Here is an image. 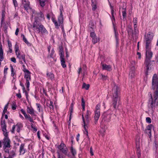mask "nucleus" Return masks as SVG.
Masks as SVG:
<instances>
[{
	"label": "nucleus",
	"instance_id": "nucleus-7",
	"mask_svg": "<svg viewBox=\"0 0 158 158\" xmlns=\"http://www.w3.org/2000/svg\"><path fill=\"white\" fill-rule=\"evenodd\" d=\"M43 25L41 24L40 22H38L37 20L36 19L33 23V29L34 31L38 33H40V31L41 30V28L43 26Z\"/></svg>",
	"mask_w": 158,
	"mask_h": 158
},
{
	"label": "nucleus",
	"instance_id": "nucleus-22",
	"mask_svg": "<svg viewBox=\"0 0 158 158\" xmlns=\"http://www.w3.org/2000/svg\"><path fill=\"white\" fill-rule=\"evenodd\" d=\"M100 116V112H95V116L94 117L95 120V123L96 124L97 123L98 121Z\"/></svg>",
	"mask_w": 158,
	"mask_h": 158
},
{
	"label": "nucleus",
	"instance_id": "nucleus-25",
	"mask_svg": "<svg viewBox=\"0 0 158 158\" xmlns=\"http://www.w3.org/2000/svg\"><path fill=\"white\" fill-rule=\"evenodd\" d=\"M47 77L49 79H50L51 80H53L54 78V75L53 73L50 72H47L46 74Z\"/></svg>",
	"mask_w": 158,
	"mask_h": 158
},
{
	"label": "nucleus",
	"instance_id": "nucleus-56",
	"mask_svg": "<svg viewBox=\"0 0 158 158\" xmlns=\"http://www.w3.org/2000/svg\"><path fill=\"white\" fill-rule=\"evenodd\" d=\"M16 105L15 103H13V105L12 106V108L13 110H15L16 109Z\"/></svg>",
	"mask_w": 158,
	"mask_h": 158
},
{
	"label": "nucleus",
	"instance_id": "nucleus-15",
	"mask_svg": "<svg viewBox=\"0 0 158 158\" xmlns=\"http://www.w3.org/2000/svg\"><path fill=\"white\" fill-rule=\"evenodd\" d=\"M22 4L27 11L30 9V2L28 0H22Z\"/></svg>",
	"mask_w": 158,
	"mask_h": 158
},
{
	"label": "nucleus",
	"instance_id": "nucleus-31",
	"mask_svg": "<svg viewBox=\"0 0 158 158\" xmlns=\"http://www.w3.org/2000/svg\"><path fill=\"white\" fill-rule=\"evenodd\" d=\"M8 104H9V103H8L5 106L4 108V110H3V111H2V116H3V115H4V114H5L6 112L7 109L8 108Z\"/></svg>",
	"mask_w": 158,
	"mask_h": 158
},
{
	"label": "nucleus",
	"instance_id": "nucleus-28",
	"mask_svg": "<svg viewBox=\"0 0 158 158\" xmlns=\"http://www.w3.org/2000/svg\"><path fill=\"white\" fill-rule=\"evenodd\" d=\"M25 66L24 65H23V71L24 73V75H28L31 74V73L27 69L25 68Z\"/></svg>",
	"mask_w": 158,
	"mask_h": 158
},
{
	"label": "nucleus",
	"instance_id": "nucleus-54",
	"mask_svg": "<svg viewBox=\"0 0 158 158\" xmlns=\"http://www.w3.org/2000/svg\"><path fill=\"white\" fill-rule=\"evenodd\" d=\"M13 2L15 7H17L18 6L17 2L16 0H13Z\"/></svg>",
	"mask_w": 158,
	"mask_h": 158
},
{
	"label": "nucleus",
	"instance_id": "nucleus-23",
	"mask_svg": "<svg viewBox=\"0 0 158 158\" xmlns=\"http://www.w3.org/2000/svg\"><path fill=\"white\" fill-rule=\"evenodd\" d=\"M47 0H37V1L40 6L43 7L44 6Z\"/></svg>",
	"mask_w": 158,
	"mask_h": 158
},
{
	"label": "nucleus",
	"instance_id": "nucleus-49",
	"mask_svg": "<svg viewBox=\"0 0 158 158\" xmlns=\"http://www.w3.org/2000/svg\"><path fill=\"white\" fill-rule=\"evenodd\" d=\"M15 126H17V127H19L20 128H22L23 127V124L20 123H18Z\"/></svg>",
	"mask_w": 158,
	"mask_h": 158
},
{
	"label": "nucleus",
	"instance_id": "nucleus-32",
	"mask_svg": "<svg viewBox=\"0 0 158 158\" xmlns=\"http://www.w3.org/2000/svg\"><path fill=\"white\" fill-rule=\"evenodd\" d=\"M16 153L15 152L14 150H12L10 152L9 155L8 156H10L11 157H13L15 156H16Z\"/></svg>",
	"mask_w": 158,
	"mask_h": 158
},
{
	"label": "nucleus",
	"instance_id": "nucleus-6",
	"mask_svg": "<svg viewBox=\"0 0 158 158\" xmlns=\"http://www.w3.org/2000/svg\"><path fill=\"white\" fill-rule=\"evenodd\" d=\"M153 34L152 33L149 32L148 34V35L150 36H148L146 39V50H150L151 48V42L152 39L153 38Z\"/></svg>",
	"mask_w": 158,
	"mask_h": 158
},
{
	"label": "nucleus",
	"instance_id": "nucleus-10",
	"mask_svg": "<svg viewBox=\"0 0 158 158\" xmlns=\"http://www.w3.org/2000/svg\"><path fill=\"white\" fill-rule=\"evenodd\" d=\"M60 151L65 155H67L68 153V150L66 145L62 141L60 144L57 147Z\"/></svg>",
	"mask_w": 158,
	"mask_h": 158
},
{
	"label": "nucleus",
	"instance_id": "nucleus-57",
	"mask_svg": "<svg viewBox=\"0 0 158 158\" xmlns=\"http://www.w3.org/2000/svg\"><path fill=\"white\" fill-rule=\"evenodd\" d=\"M20 85L22 87V89L23 91H25V88L24 86V85L20 81Z\"/></svg>",
	"mask_w": 158,
	"mask_h": 158
},
{
	"label": "nucleus",
	"instance_id": "nucleus-48",
	"mask_svg": "<svg viewBox=\"0 0 158 158\" xmlns=\"http://www.w3.org/2000/svg\"><path fill=\"white\" fill-rule=\"evenodd\" d=\"M92 10H95L97 8V5L93 2H92Z\"/></svg>",
	"mask_w": 158,
	"mask_h": 158
},
{
	"label": "nucleus",
	"instance_id": "nucleus-41",
	"mask_svg": "<svg viewBox=\"0 0 158 158\" xmlns=\"http://www.w3.org/2000/svg\"><path fill=\"white\" fill-rule=\"evenodd\" d=\"M99 40V39H98V37L96 36L92 38V42L94 44H95L97 43Z\"/></svg>",
	"mask_w": 158,
	"mask_h": 158
},
{
	"label": "nucleus",
	"instance_id": "nucleus-61",
	"mask_svg": "<svg viewBox=\"0 0 158 158\" xmlns=\"http://www.w3.org/2000/svg\"><path fill=\"white\" fill-rule=\"evenodd\" d=\"M28 119L31 122V123H34V121L33 120V119L31 118V117L30 116V115H29V117H28Z\"/></svg>",
	"mask_w": 158,
	"mask_h": 158
},
{
	"label": "nucleus",
	"instance_id": "nucleus-58",
	"mask_svg": "<svg viewBox=\"0 0 158 158\" xmlns=\"http://www.w3.org/2000/svg\"><path fill=\"white\" fill-rule=\"evenodd\" d=\"M8 48H12V44L11 42L9 41H8Z\"/></svg>",
	"mask_w": 158,
	"mask_h": 158
},
{
	"label": "nucleus",
	"instance_id": "nucleus-14",
	"mask_svg": "<svg viewBox=\"0 0 158 158\" xmlns=\"http://www.w3.org/2000/svg\"><path fill=\"white\" fill-rule=\"evenodd\" d=\"M136 144L137 149V153L138 158H140L141 156L140 151L139 149L140 142L139 139H136Z\"/></svg>",
	"mask_w": 158,
	"mask_h": 158
},
{
	"label": "nucleus",
	"instance_id": "nucleus-29",
	"mask_svg": "<svg viewBox=\"0 0 158 158\" xmlns=\"http://www.w3.org/2000/svg\"><path fill=\"white\" fill-rule=\"evenodd\" d=\"M2 129L3 132V134L5 136L4 138H9L8 132L7 131L6 128H4V129L2 128Z\"/></svg>",
	"mask_w": 158,
	"mask_h": 158
},
{
	"label": "nucleus",
	"instance_id": "nucleus-18",
	"mask_svg": "<svg viewBox=\"0 0 158 158\" xmlns=\"http://www.w3.org/2000/svg\"><path fill=\"white\" fill-rule=\"evenodd\" d=\"M146 58L147 59H150L152 58L153 55L152 52L150 50H146Z\"/></svg>",
	"mask_w": 158,
	"mask_h": 158
},
{
	"label": "nucleus",
	"instance_id": "nucleus-4",
	"mask_svg": "<svg viewBox=\"0 0 158 158\" xmlns=\"http://www.w3.org/2000/svg\"><path fill=\"white\" fill-rule=\"evenodd\" d=\"M32 17L33 18L35 19V21L37 19L38 22L43 20L44 19V15L43 13L40 12L37 13L35 10L32 11Z\"/></svg>",
	"mask_w": 158,
	"mask_h": 158
},
{
	"label": "nucleus",
	"instance_id": "nucleus-27",
	"mask_svg": "<svg viewBox=\"0 0 158 158\" xmlns=\"http://www.w3.org/2000/svg\"><path fill=\"white\" fill-rule=\"evenodd\" d=\"M3 59V51L2 44L0 45V59Z\"/></svg>",
	"mask_w": 158,
	"mask_h": 158
},
{
	"label": "nucleus",
	"instance_id": "nucleus-17",
	"mask_svg": "<svg viewBox=\"0 0 158 158\" xmlns=\"http://www.w3.org/2000/svg\"><path fill=\"white\" fill-rule=\"evenodd\" d=\"M25 144L24 143H22L20 147L19 152L20 155H23L26 152V149L24 148Z\"/></svg>",
	"mask_w": 158,
	"mask_h": 158
},
{
	"label": "nucleus",
	"instance_id": "nucleus-35",
	"mask_svg": "<svg viewBox=\"0 0 158 158\" xmlns=\"http://www.w3.org/2000/svg\"><path fill=\"white\" fill-rule=\"evenodd\" d=\"M137 18H134L133 19V23L134 24V27L135 29L137 27Z\"/></svg>",
	"mask_w": 158,
	"mask_h": 158
},
{
	"label": "nucleus",
	"instance_id": "nucleus-45",
	"mask_svg": "<svg viewBox=\"0 0 158 158\" xmlns=\"http://www.w3.org/2000/svg\"><path fill=\"white\" fill-rule=\"evenodd\" d=\"M10 67L11 71V75L13 77L14 76L15 74V73L14 71V69L13 68V67L11 64H10Z\"/></svg>",
	"mask_w": 158,
	"mask_h": 158
},
{
	"label": "nucleus",
	"instance_id": "nucleus-1",
	"mask_svg": "<svg viewBox=\"0 0 158 158\" xmlns=\"http://www.w3.org/2000/svg\"><path fill=\"white\" fill-rule=\"evenodd\" d=\"M152 88L154 90L153 96L151 92L148 94L149 98L148 107L151 108L153 112L158 106V76L155 74L152 77Z\"/></svg>",
	"mask_w": 158,
	"mask_h": 158
},
{
	"label": "nucleus",
	"instance_id": "nucleus-9",
	"mask_svg": "<svg viewBox=\"0 0 158 158\" xmlns=\"http://www.w3.org/2000/svg\"><path fill=\"white\" fill-rule=\"evenodd\" d=\"M14 49L15 51V53L17 56V57L19 59H25V56L23 54L21 55L19 49V46L17 44V43H16L15 47Z\"/></svg>",
	"mask_w": 158,
	"mask_h": 158
},
{
	"label": "nucleus",
	"instance_id": "nucleus-39",
	"mask_svg": "<svg viewBox=\"0 0 158 158\" xmlns=\"http://www.w3.org/2000/svg\"><path fill=\"white\" fill-rule=\"evenodd\" d=\"M122 15L123 18L126 16V10L125 8H123L122 9Z\"/></svg>",
	"mask_w": 158,
	"mask_h": 158
},
{
	"label": "nucleus",
	"instance_id": "nucleus-47",
	"mask_svg": "<svg viewBox=\"0 0 158 158\" xmlns=\"http://www.w3.org/2000/svg\"><path fill=\"white\" fill-rule=\"evenodd\" d=\"M100 105L99 104H97L96 106L95 112H100Z\"/></svg>",
	"mask_w": 158,
	"mask_h": 158
},
{
	"label": "nucleus",
	"instance_id": "nucleus-38",
	"mask_svg": "<svg viewBox=\"0 0 158 158\" xmlns=\"http://www.w3.org/2000/svg\"><path fill=\"white\" fill-rule=\"evenodd\" d=\"M95 26V23H93L92 21H90L89 22V27H90L91 28L93 29L94 27Z\"/></svg>",
	"mask_w": 158,
	"mask_h": 158
},
{
	"label": "nucleus",
	"instance_id": "nucleus-55",
	"mask_svg": "<svg viewBox=\"0 0 158 158\" xmlns=\"http://www.w3.org/2000/svg\"><path fill=\"white\" fill-rule=\"evenodd\" d=\"M146 133H148V135L149 136H151V130H146Z\"/></svg>",
	"mask_w": 158,
	"mask_h": 158
},
{
	"label": "nucleus",
	"instance_id": "nucleus-44",
	"mask_svg": "<svg viewBox=\"0 0 158 158\" xmlns=\"http://www.w3.org/2000/svg\"><path fill=\"white\" fill-rule=\"evenodd\" d=\"M91 112L89 110H87L86 114V120H88L89 119V116L91 114Z\"/></svg>",
	"mask_w": 158,
	"mask_h": 158
},
{
	"label": "nucleus",
	"instance_id": "nucleus-34",
	"mask_svg": "<svg viewBox=\"0 0 158 158\" xmlns=\"http://www.w3.org/2000/svg\"><path fill=\"white\" fill-rule=\"evenodd\" d=\"M73 104L72 103H71L70 105V116H72V113L73 112Z\"/></svg>",
	"mask_w": 158,
	"mask_h": 158
},
{
	"label": "nucleus",
	"instance_id": "nucleus-59",
	"mask_svg": "<svg viewBox=\"0 0 158 158\" xmlns=\"http://www.w3.org/2000/svg\"><path fill=\"white\" fill-rule=\"evenodd\" d=\"M107 78L108 77L107 76L102 75V78L103 80H106Z\"/></svg>",
	"mask_w": 158,
	"mask_h": 158
},
{
	"label": "nucleus",
	"instance_id": "nucleus-21",
	"mask_svg": "<svg viewBox=\"0 0 158 158\" xmlns=\"http://www.w3.org/2000/svg\"><path fill=\"white\" fill-rule=\"evenodd\" d=\"M1 125L2 128H6V124L5 121L3 119V116H2L1 121Z\"/></svg>",
	"mask_w": 158,
	"mask_h": 158
},
{
	"label": "nucleus",
	"instance_id": "nucleus-5",
	"mask_svg": "<svg viewBox=\"0 0 158 158\" xmlns=\"http://www.w3.org/2000/svg\"><path fill=\"white\" fill-rule=\"evenodd\" d=\"M63 15L62 14L61 11L60 12V16L58 17V22H57L55 19V18H52V20L53 22L54 23L55 27L56 28H58L60 25L62 24L63 23Z\"/></svg>",
	"mask_w": 158,
	"mask_h": 158
},
{
	"label": "nucleus",
	"instance_id": "nucleus-63",
	"mask_svg": "<svg viewBox=\"0 0 158 158\" xmlns=\"http://www.w3.org/2000/svg\"><path fill=\"white\" fill-rule=\"evenodd\" d=\"M8 50L7 52L8 53H11L12 52V48H8Z\"/></svg>",
	"mask_w": 158,
	"mask_h": 158
},
{
	"label": "nucleus",
	"instance_id": "nucleus-50",
	"mask_svg": "<svg viewBox=\"0 0 158 158\" xmlns=\"http://www.w3.org/2000/svg\"><path fill=\"white\" fill-rule=\"evenodd\" d=\"M8 69V68L7 67H6V66L5 67L4 70V77H5L6 76V75L7 74V70Z\"/></svg>",
	"mask_w": 158,
	"mask_h": 158
},
{
	"label": "nucleus",
	"instance_id": "nucleus-19",
	"mask_svg": "<svg viewBox=\"0 0 158 158\" xmlns=\"http://www.w3.org/2000/svg\"><path fill=\"white\" fill-rule=\"evenodd\" d=\"M40 28L41 29L40 31V33L42 35H46L48 34V32L44 26H42V27H41Z\"/></svg>",
	"mask_w": 158,
	"mask_h": 158
},
{
	"label": "nucleus",
	"instance_id": "nucleus-2",
	"mask_svg": "<svg viewBox=\"0 0 158 158\" xmlns=\"http://www.w3.org/2000/svg\"><path fill=\"white\" fill-rule=\"evenodd\" d=\"M112 86V105L114 108L116 109L117 107L119 105V102L120 101V97L119 96V89L114 82L113 83Z\"/></svg>",
	"mask_w": 158,
	"mask_h": 158
},
{
	"label": "nucleus",
	"instance_id": "nucleus-11",
	"mask_svg": "<svg viewBox=\"0 0 158 158\" xmlns=\"http://www.w3.org/2000/svg\"><path fill=\"white\" fill-rule=\"evenodd\" d=\"M10 141L9 138H4L2 142L3 145V148L5 149L6 148H10L11 147Z\"/></svg>",
	"mask_w": 158,
	"mask_h": 158
},
{
	"label": "nucleus",
	"instance_id": "nucleus-24",
	"mask_svg": "<svg viewBox=\"0 0 158 158\" xmlns=\"http://www.w3.org/2000/svg\"><path fill=\"white\" fill-rule=\"evenodd\" d=\"M59 49V55L60 59H64V52L62 47H60Z\"/></svg>",
	"mask_w": 158,
	"mask_h": 158
},
{
	"label": "nucleus",
	"instance_id": "nucleus-52",
	"mask_svg": "<svg viewBox=\"0 0 158 158\" xmlns=\"http://www.w3.org/2000/svg\"><path fill=\"white\" fill-rule=\"evenodd\" d=\"M146 122L148 123H151V120L150 118L149 117H147L146 118Z\"/></svg>",
	"mask_w": 158,
	"mask_h": 158
},
{
	"label": "nucleus",
	"instance_id": "nucleus-60",
	"mask_svg": "<svg viewBox=\"0 0 158 158\" xmlns=\"http://www.w3.org/2000/svg\"><path fill=\"white\" fill-rule=\"evenodd\" d=\"M152 125L151 124L148 125L147 127V130H151L152 127Z\"/></svg>",
	"mask_w": 158,
	"mask_h": 158
},
{
	"label": "nucleus",
	"instance_id": "nucleus-42",
	"mask_svg": "<svg viewBox=\"0 0 158 158\" xmlns=\"http://www.w3.org/2000/svg\"><path fill=\"white\" fill-rule=\"evenodd\" d=\"M89 87V84H86L85 83H84L83 84L82 87L83 88H85L86 90H88Z\"/></svg>",
	"mask_w": 158,
	"mask_h": 158
},
{
	"label": "nucleus",
	"instance_id": "nucleus-53",
	"mask_svg": "<svg viewBox=\"0 0 158 158\" xmlns=\"http://www.w3.org/2000/svg\"><path fill=\"white\" fill-rule=\"evenodd\" d=\"M23 93H25V95H26V98L27 99H28V93L25 90V91H23Z\"/></svg>",
	"mask_w": 158,
	"mask_h": 158
},
{
	"label": "nucleus",
	"instance_id": "nucleus-33",
	"mask_svg": "<svg viewBox=\"0 0 158 158\" xmlns=\"http://www.w3.org/2000/svg\"><path fill=\"white\" fill-rule=\"evenodd\" d=\"M71 152L72 155L74 156L76 154V151L75 149H74L73 147H71L70 148Z\"/></svg>",
	"mask_w": 158,
	"mask_h": 158
},
{
	"label": "nucleus",
	"instance_id": "nucleus-36",
	"mask_svg": "<svg viewBox=\"0 0 158 158\" xmlns=\"http://www.w3.org/2000/svg\"><path fill=\"white\" fill-rule=\"evenodd\" d=\"M36 106L37 107V109L39 112L43 111V110L41 105L39 103H36Z\"/></svg>",
	"mask_w": 158,
	"mask_h": 158
},
{
	"label": "nucleus",
	"instance_id": "nucleus-13",
	"mask_svg": "<svg viewBox=\"0 0 158 158\" xmlns=\"http://www.w3.org/2000/svg\"><path fill=\"white\" fill-rule=\"evenodd\" d=\"M24 78L26 79L25 85L28 90H29V87L30 86V81L31 80V74L28 75H24Z\"/></svg>",
	"mask_w": 158,
	"mask_h": 158
},
{
	"label": "nucleus",
	"instance_id": "nucleus-40",
	"mask_svg": "<svg viewBox=\"0 0 158 158\" xmlns=\"http://www.w3.org/2000/svg\"><path fill=\"white\" fill-rule=\"evenodd\" d=\"M61 64L63 68H66V65L65 60H61Z\"/></svg>",
	"mask_w": 158,
	"mask_h": 158
},
{
	"label": "nucleus",
	"instance_id": "nucleus-8",
	"mask_svg": "<svg viewBox=\"0 0 158 158\" xmlns=\"http://www.w3.org/2000/svg\"><path fill=\"white\" fill-rule=\"evenodd\" d=\"M155 61L154 60H146L145 64L146 67V71L145 72L146 76L148 75V71L150 69L153 64H155Z\"/></svg>",
	"mask_w": 158,
	"mask_h": 158
},
{
	"label": "nucleus",
	"instance_id": "nucleus-16",
	"mask_svg": "<svg viewBox=\"0 0 158 158\" xmlns=\"http://www.w3.org/2000/svg\"><path fill=\"white\" fill-rule=\"evenodd\" d=\"M135 62L134 61L132 60L131 61V64H132V67L131 69V70L130 72L129 75L130 76L131 78H133L135 76V68L134 67V65L135 64Z\"/></svg>",
	"mask_w": 158,
	"mask_h": 158
},
{
	"label": "nucleus",
	"instance_id": "nucleus-43",
	"mask_svg": "<svg viewBox=\"0 0 158 158\" xmlns=\"http://www.w3.org/2000/svg\"><path fill=\"white\" fill-rule=\"evenodd\" d=\"M81 106L83 108V110H85V102L83 98L81 99Z\"/></svg>",
	"mask_w": 158,
	"mask_h": 158
},
{
	"label": "nucleus",
	"instance_id": "nucleus-51",
	"mask_svg": "<svg viewBox=\"0 0 158 158\" xmlns=\"http://www.w3.org/2000/svg\"><path fill=\"white\" fill-rule=\"evenodd\" d=\"M90 36L92 38L96 37V35L94 32H91L90 33Z\"/></svg>",
	"mask_w": 158,
	"mask_h": 158
},
{
	"label": "nucleus",
	"instance_id": "nucleus-46",
	"mask_svg": "<svg viewBox=\"0 0 158 158\" xmlns=\"http://www.w3.org/2000/svg\"><path fill=\"white\" fill-rule=\"evenodd\" d=\"M84 129L86 133H85V134L86 135L87 138L89 139V137L88 136V131L87 130L86 128V125L85 124V123L84 124Z\"/></svg>",
	"mask_w": 158,
	"mask_h": 158
},
{
	"label": "nucleus",
	"instance_id": "nucleus-3",
	"mask_svg": "<svg viewBox=\"0 0 158 158\" xmlns=\"http://www.w3.org/2000/svg\"><path fill=\"white\" fill-rule=\"evenodd\" d=\"M110 8L111 9V18L113 24V28L114 30L115 38L116 39V42L117 43L118 40V34L117 31V27L114 18V16L116 15V14L114 12L113 7L111 5H110Z\"/></svg>",
	"mask_w": 158,
	"mask_h": 158
},
{
	"label": "nucleus",
	"instance_id": "nucleus-30",
	"mask_svg": "<svg viewBox=\"0 0 158 158\" xmlns=\"http://www.w3.org/2000/svg\"><path fill=\"white\" fill-rule=\"evenodd\" d=\"M101 65L102 67L103 70H109V65H107L105 64H103L102 62L101 63Z\"/></svg>",
	"mask_w": 158,
	"mask_h": 158
},
{
	"label": "nucleus",
	"instance_id": "nucleus-64",
	"mask_svg": "<svg viewBox=\"0 0 158 158\" xmlns=\"http://www.w3.org/2000/svg\"><path fill=\"white\" fill-rule=\"evenodd\" d=\"M19 28H17L16 29L15 33V34L16 35H18V33H19Z\"/></svg>",
	"mask_w": 158,
	"mask_h": 158
},
{
	"label": "nucleus",
	"instance_id": "nucleus-12",
	"mask_svg": "<svg viewBox=\"0 0 158 158\" xmlns=\"http://www.w3.org/2000/svg\"><path fill=\"white\" fill-rule=\"evenodd\" d=\"M47 48L48 52L49 57L52 59H54L55 54L54 48L51 45H49L48 47Z\"/></svg>",
	"mask_w": 158,
	"mask_h": 158
},
{
	"label": "nucleus",
	"instance_id": "nucleus-26",
	"mask_svg": "<svg viewBox=\"0 0 158 158\" xmlns=\"http://www.w3.org/2000/svg\"><path fill=\"white\" fill-rule=\"evenodd\" d=\"M47 105L49 107L50 109L53 110L54 109V106L53 105V102L51 101H50L49 102H48L46 103Z\"/></svg>",
	"mask_w": 158,
	"mask_h": 158
},
{
	"label": "nucleus",
	"instance_id": "nucleus-20",
	"mask_svg": "<svg viewBox=\"0 0 158 158\" xmlns=\"http://www.w3.org/2000/svg\"><path fill=\"white\" fill-rule=\"evenodd\" d=\"M27 112L31 115L32 116L35 115L34 111L32 107H27Z\"/></svg>",
	"mask_w": 158,
	"mask_h": 158
},
{
	"label": "nucleus",
	"instance_id": "nucleus-62",
	"mask_svg": "<svg viewBox=\"0 0 158 158\" xmlns=\"http://www.w3.org/2000/svg\"><path fill=\"white\" fill-rule=\"evenodd\" d=\"M19 92H20V90H19ZM16 96L17 97L19 98H21V95L20 92H19V93L18 94H17Z\"/></svg>",
	"mask_w": 158,
	"mask_h": 158
},
{
	"label": "nucleus",
	"instance_id": "nucleus-37",
	"mask_svg": "<svg viewBox=\"0 0 158 158\" xmlns=\"http://www.w3.org/2000/svg\"><path fill=\"white\" fill-rule=\"evenodd\" d=\"M21 37H22L23 40L28 45L30 44V43L28 42L27 39L26 38L24 35L23 34H22Z\"/></svg>",
	"mask_w": 158,
	"mask_h": 158
}]
</instances>
